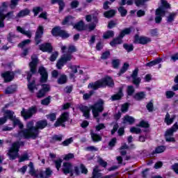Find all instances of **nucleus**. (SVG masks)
Instances as JSON below:
<instances>
[{
	"instance_id": "bf43d9fd",
	"label": "nucleus",
	"mask_w": 178,
	"mask_h": 178,
	"mask_svg": "<svg viewBox=\"0 0 178 178\" xmlns=\"http://www.w3.org/2000/svg\"><path fill=\"white\" fill-rule=\"evenodd\" d=\"M135 92V89L134 88L133 86H128L127 88V94L128 96L131 97L132 95H134V92Z\"/></svg>"
},
{
	"instance_id": "de8ad7c7",
	"label": "nucleus",
	"mask_w": 178,
	"mask_h": 178,
	"mask_svg": "<svg viewBox=\"0 0 178 178\" xmlns=\"http://www.w3.org/2000/svg\"><path fill=\"white\" fill-rule=\"evenodd\" d=\"M176 13H170L167 17V22L171 23L175 22V18L176 17Z\"/></svg>"
},
{
	"instance_id": "c756f323",
	"label": "nucleus",
	"mask_w": 178,
	"mask_h": 178,
	"mask_svg": "<svg viewBox=\"0 0 178 178\" xmlns=\"http://www.w3.org/2000/svg\"><path fill=\"white\" fill-rule=\"evenodd\" d=\"M167 149V147L164 145H161V146H158L155 148L154 151H152L151 153L152 156L155 155L156 154H161L163 153L164 152H165V149Z\"/></svg>"
},
{
	"instance_id": "f8f14e48",
	"label": "nucleus",
	"mask_w": 178,
	"mask_h": 178,
	"mask_svg": "<svg viewBox=\"0 0 178 178\" xmlns=\"http://www.w3.org/2000/svg\"><path fill=\"white\" fill-rule=\"evenodd\" d=\"M150 42V38L146 36H140L138 34H135L134 36V44L146 45Z\"/></svg>"
},
{
	"instance_id": "603ef678",
	"label": "nucleus",
	"mask_w": 178,
	"mask_h": 178,
	"mask_svg": "<svg viewBox=\"0 0 178 178\" xmlns=\"http://www.w3.org/2000/svg\"><path fill=\"white\" fill-rule=\"evenodd\" d=\"M79 170L81 171V174L82 175H87V173H88V170H87V168H86V165H84V164L81 163L79 164V167H78Z\"/></svg>"
},
{
	"instance_id": "a211bd4d",
	"label": "nucleus",
	"mask_w": 178,
	"mask_h": 178,
	"mask_svg": "<svg viewBox=\"0 0 178 178\" xmlns=\"http://www.w3.org/2000/svg\"><path fill=\"white\" fill-rule=\"evenodd\" d=\"M1 77L4 80V83H7L13 81V79L15 78V74L10 71H7L1 74Z\"/></svg>"
},
{
	"instance_id": "f257e3e1",
	"label": "nucleus",
	"mask_w": 178,
	"mask_h": 178,
	"mask_svg": "<svg viewBox=\"0 0 178 178\" xmlns=\"http://www.w3.org/2000/svg\"><path fill=\"white\" fill-rule=\"evenodd\" d=\"M104 100L102 99H99L96 103L89 107L84 105L79 106V111L83 113V116H84L86 119H88L90 118V111H92L93 118L96 119V122L99 123V113L104 111Z\"/></svg>"
},
{
	"instance_id": "20e7f679",
	"label": "nucleus",
	"mask_w": 178,
	"mask_h": 178,
	"mask_svg": "<svg viewBox=\"0 0 178 178\" xmlns=\"http://www.w3.org/2000/svg\"><path fill=\"white\" fill-rule=\"evenodd\" d=\"M47 119H48L51 122L56 121L54 123V127H61L63 128H66V124L65 123L69 121V113L63 112L58 118H57V113H51L47 115Z\"/></svg>"
},
{
	"instance_id": "423d86ee",
	"label": "nucleus",
	"mask_w": 178,
	"mask_h": 178,
	"mask_svg": "<svg viewBox=\"0 0 178 178\" xmlns=\"http://www.w3.org/2000/svg\"><path fill=\"white\" fill-rule=\"evenodd\" d=\"M15 115V112L11 110H6L4 111V115L0 118V124L4 125L7 120H9L12 121V125L13 127H18L19 129H22L24 127V124L21 122V120L16 119Z\"/></svg>"
},
{
	"instance_id": "cd10ccee",
	"label": "nucleus",
	"mask_w": 178,
	"mask_h": 178,
	"mask_svg": "<svg viewBox=\"0 0 178 178\" xmlns=\"http://www.w3.org/2000/svg\"><path fill=\"white\" fill-rule=\"evenodd\" d=\"M134 99L137 102H141L143 99L146 98V92L140 91L135 93L133 97Z\"/></svg>"
},
{
	"instance_id": "f3484780",
	"label": "nucleus",
	"mask_w": 178,
	"mask_h": 178,
	"mask_svg": "<svg viewBox=\"0 0 178 178\" xmlns=\"http://www.w3.org/2000/svg\"><path fill=\"white\" fill-rule=\"evenodd\" d=\"M65 26H74V29L76 30L78 32L85 31L86 30V24L83 20H79L76 24H66Z\"/></svg>"
},
{
	"instance_id": "09e8293b",
	"label": "nucleus",
	"mask_w": 178,
	"mask_h": 178,
	"mask_svg": "<svg viewBox=\"0 0 178 178\" xmlns=\"http://www.w3.org/2000/svg\"><path fill=\"white\" fill-rule=\"evenodd\" d=\"M123 49H124V50L128 53L132 52L134 51V45L124 43L123 44Z\"/></svg>"
},
{
	"instance_id": "e2e57ef3",
	"label": "nucleus",
	"mask_w": 178,
	"mask_h": 178,
	"mask_svg": "<svg viewBox=\"0 0 178 178\" xmlns=\"http://www.w3.org/2000/svg\"><path fill=\"white\" fill-rule=\"evenodd\" d=\"M111 64L113 69H118L119 68V65H120V61L119 60V59H114L111 62Z\"/></svg>"
},
{
	"instance_id": "1a4fd4ad",
	"label": "nucleus",
	"mask_w": 178,
	"mask_h": 178,
	"mask_svg": "<svg viewBox=\"0 0 178 178\" xmlns=\"http://www.w3.org/2000/svg\"><path fill=\"white\" fill-rule=\"evenodd\" d=\"M24 143L22 141H16L12 143V147L9 149V152H7V156H9L10 160L13 161L19 156L17 152H19V148L24 147Z\"/></svg>"
},
{
	"instance_id": "2f4dec72",
	"label": "nucleus",
	"mask_w": 178,
	"mask_h": 178,
	"mask_svg": "<svg viewBox=\"0 0 178 178\" xmlns=\"http://www.w3.org/2000/svg\"><path fill=\"white\" fill-rule=\"evenodd\" d=\"M30 15V10L29 8H25L24 10H21L18 14H16V18H22L26 16H29Z\"/></svg>"
},
{
	"instance_id": "4c0bfd02",
	"label": "nucleus",
	"mask_w": 178,
	"mask_h": 178,
	"mask_svg": "<svg viewBox=\"0 0 178 178\" xmlns=\"http://www.w3.org/2000/svg\"><path fill=\"white\" fill-rule=\"evenodd\" d=\"M128 69H129V64L128 63H123L122 68H120V70L119 71L118 75L122 76V74H124L126 71H128Z\"/></svg>"
},
{
	"instance_id": "49530a36",
	"label": "nucleus",
	"mask_w": 178,
	"mask_h": 178,
	"mask_svg": "<svg viewBox=\"0 0 178 178\" xmlns=\"http://www.w3.org/2000/svg\"><path fill=\"white\" fill-rule=\"evenodd\" d=\"M91 136L92 140H93V142L95 143H97L102 140V137H101V136H99L97 134L92 133Z\"/></svg>"
},
{
	"instance_id": "37998d69",
	"label": "nucleus",
	"mask_w": 178,
	"mask_h": 178,
	"mask_svg": "<svg viewBox=\"0 0 178 178\" xmlns=\"http://www.w3.org/2000/svg\"><path fill=\"white\" fill-rule=\"evenodd\" d=\"M113 37H114V31H106V32H105L103 35V38L105 40H108Z\"/></svg>"
},
{
	"instance_id": "864d4df0",
	"label": "nucleus",
	"mask_w": 178,
	"mask_h": 178,
	"mask_svg": "<svg viewBox=\"0 0 178 178\" xmlns=\"http://www.w3.org/2000/svg\"><path fill=\"white\" fill-rule=\"evenodd\" d=\"M137 1V0H124L123 3V0L120 3V5L121 6H124V5H128V6H132L134 3V1Z\"/></svg>"
},
{
	"instance_id": "e433bc0d",
	"label": "nucleus",
	"mask_w": 178,
	"mask_h": 178,
	"mask_svg": "<svg viewBox=\"0 0 178 178\" xmlns=\"http://www.w3.org/2000/svg\"><path fill=\"white\" fill-rule=\"evenodd\" d=\"M67 33L65 30H61L60 26H56L54 28H52L51 30V34H59V33Z\"/></svg>"
},
{
	"instance_id": "7ed1b4c3",
	"label": "nucleus",
	"mask_w": 178,
	"mask_h": 178,
	"mask_svg": "<svg viewBox=\"0 0 178 178\" xmlns=\"http://www.w3.org/2000/svg\"><path fill=\"white\" fill-rule=\"evenodd\" d=\"M67 49V53H66V50ZM76 52V48H75V46L70 45L69 47H66V46L61 47V53L65 54H63V56L58 59V61H57L56 67L57 69L61 70L67 62L72 60V58L73 56H72V53Z\"/></svg>"
},
{
	"instance_id": "7c9ffc66",
	"label": "nucleus",
	"mask_w": 178,
	"mask_h": 178,
	"mask_svg": "<svg viewBox=\"0 0 178 178\" xmlns=\"http://www.w3.org/2000/svg\"><path fill=\"white\" fill-rule=\"evenodd\" d=\"M175 118H176L175 115H171V118H170V114L167 113V114H165V118L164 119V122L167 125H170L171 124H173V122L175 121Z\"/></svg>"
},
{
	"instance_id": "a878e982",
	"label": "nucleus",
	"mask_w": 178,
	"mask_h": 178,
	"mask_svg": "<svg viewBox=\"0 0 178 178\" xmlns=\"http://www.w3.org/2000/svg\"><path fill=\"white\" fill-rule=\"evenodd\" d=\"M19 1V0H10V5L8 6L9 3L7 2H3L1 3V7L3 9H7V8L10 7V9H14L16 6H17V3Z\"/></svg>"
},
{
	"instance_id": "3c124183",
	"label": "nucleus",
	"mask_w": 178,
	"mask_h": 178,
	"mask_svg": "<svg viewBox=\"0 0 178 178\" xmlns=\"http://www.w3.org/2000/svg\"><path fill=\"white\" fill-rule=\"evenodd\" d=\"M51 103V96H48L46 98L40 101V104L44 106H48Z\"/></svg>"
},
{
	"instance_id": "6ab92c4d",
	"label": "nucleus",
	"mask_w": 178,
	"mask_h": 178,
	"mask_svg": "<svg viewBox=\"0 0 178 178\" xmlns=\"http://www.w3.org/2000/svg\"><path fill=\"white\" fill-rule=\"evenodd\" d=\"M17 90V86L16 84H12L6 87L4 90V95H11L16 92Z\"/></svg>"
},
{
	"instance_id": "a19ab883",
	"label": "nucleus",
	"mask_w": 178,
	"mask_h": 178,
	"mask_svg": "<svg viewBox=\"0 0 178 178\" xmlns=\"http://www.w3.org/2000/svg\"><path fill=\"white\" fill-rule=\"evenodd\" d=\"M67 82V77L65 74L60 76V77L57 80V83H58V85H63V84H65Z\"/></svg>"
},
{
	"instance_id": "39448f33",
	"label": "nucleus",
	"mask_w": 178,
	"mask_h": 178,
	"mask_svg": "<svg viewBox=\"0 0 178 178\" xmlns=\"http://www.w3.org/2000/svg\"><path fill=\"white\" fill-rule=\"evenodd\" d=\"M39 130L36 128H22L19 129L18 133L16 134V138L24 140H35L39 136Z\"/></svg>"
},
{
	"instance_id": "473e14b6",
	"label": "nucleus",
	"mask_w": 178,
	"mask_h": 178,
	"mask_svg": "<svg viewBox=\"0 0 178 178\" xmlns=\"http://www.w3.org/2000/svg\"><path fill=\"white\" fill-rule=\"evenodd\" d=\"M162 61V58H156L155 60H153L152 61H149V63L145 64V66L147 67H152L153 66H155L156 65H159Z\"/></svg>"
},
{
	"instance_id": "c03bdc74",
	"label": "nucleus",
	"mask_w": 178,
	"mask_h": 178,
	"mask_svg": "<svg viewBox=\"0 0 178 178\" xmlns=\"http://www.w3.org/2000/svg\"><path fill=\"white\" fill-rule=\"evenodd\" d=\"M117 11H118L119 13H120V17H126V15L128 14V10L124 9V7L123 6H120L119 7V8H117Z\"/></svg>"
},
{
	"instance_id": "a18cd8bd",
	"label": "nucleus",
	"mask_w": 178,
	"mask_h": 178,
	"mask_svg": "<svg viewBox=\"0 0 178 178\" xmlns=\"http://www.w3.org/2000/svg\"><path fill=\"white\" fill-rule=\"evenodd\" d=\"M155 15L156 16H165V8H158L155 11Z\"/></svg>"
},
{
	"instance_id": "58836bf2",
	"label": "nucleus",
	"mask_w": 178,
	"mask_h": 178,
	"mask_svg": "<svg viewBox=\"0 0 178 178\" xmlns=\"http://www.w3.org/2000/svg\"><path fill=\"white\" fill-rule=\"evenodd\" d=\"M27 88L31 93H34V90L37 89L35 88V81L33 80L30 82H29V84L27 85Z\"/></svg>"
},
{
	"instance_id": "f704fd0d",
	"label": "nucleus",
	"mask_w": 178,
	"mask_h": 178,
	"mask_svg": "<svg viewBox=\"0 0 178 178\" xmlns=\"http://www.w3.org/2000/svg\"><path fill=\"white\" fill-rule=\"evenodd\" d=\"M122 38H123V37H121V38L117 37L113 39V40L110 42V46H111L112 47H114V46H115L116 44H121L122 42Z\"/></svg>"
},
{
	"instance_id": "b1692460",
	"label": "nucleus",
	"mask_w": 178,
	"mask_h": 178,
	"mask_svg": "<svg viewBox=\"0 0 178 178\" xmlns=\"http://www.w3.org/2000/svg\"><path fill=\"white\" fill-rule=\"evenodd\" d=\"M65 0H51V5L58 4V13L63 11L65 7Z\"/></svg>"
},
{
	"instance_id": "6e6d98bb",
	"label": "nucleus",
	"mask_w": 178,
	"mask_h": 178,
	"mask_svg": "<svg viewBox=\"0 0 178 178\" xmlns=\"http://www.w3.org/2000/svg\"><path fill=\"white\" fill-rule=\"evenodd\" d=\"M111 53L110 51H105L101 55V60H106L108 59V58H110Z\"/></svg>"
},
{
	"instance_id": "9b49d317",
	"label": "nucleus",
	"mask_w": 178,
	"mask_h": 178,
	"mask_svg": "<svg viewBox=\"0 0 178 178\" xmlns=\"http://www.w3.org/2000/svg\"><path fill=\"white\" fill-rule=\"evenodd\" d=\"M35 113H38V107L35 106H33L27 110L22 108V111H21V117H22L24 120H27L31 119L33 115H35Z\"/></svg>"
},
{
	"instance_id": "ddd939ff",
	"label": "nucleus",
	"mask_w": 178,
	"mask_h": 178,
	"mask_svg": "<svg viewBox=\"0 0 178 178\" xmlns=\"http://www.w3.org/2000/svg\"><path fill=\"white\" fill-rule=\"evenodd\" d=\"M43 36V26H38V29L36 30V33L34 35V42L35 44L39 45L42 42V37Z\"/></svg>"
},
{
	"instance_id": "dca6fc26",
	"label": "nucleus",
	"mask_w": 178,
	"mask_h": 178,
	"mask_svg": "<svg viewBox=\"0 0 178 178\" xmlns=\"http://www.w3.org/2000/svg\"><path fill=\"white\" fill-rule=\"evenodd\" d=\"M4 9H0V20L4 19L10 21L15 19V15H13L14 11H9L4 14Z\"/></svg>"
},
{
	"instance_id": "c9c22d12",
	"label": "nucleus",
	"mask_w": 178,
	"mask_h": 178,
	"mask_svg": "<svg viewBox=\"0 0 178 178\" xmlns=\"http://www.w3.org/2000/svg\"><path fill=\"white\" fill-rule=\"evenodd\" d=\"M134 122H135V119L131 116L124 115L123 118V124L129 123V124H132Z\"/></svg>"
},
{
	"instance_id": "aec40b11",
	"label": "nucleus",
	"mask_w": 178,
	"mask_h": 178,
	"mask_svg": "<svg viewBox=\"0 0 178 178\" xmlns=\"http://www.w3.org/2000/svg\"><path fill=\"white\" fill-rule=\"evenodd\" d=\"M178 127H177V122L175 123L173 126H171L170 128L167 129L165 131V134H164L165 137H171L174 136L175 132L177 131Z\"/></svg>"
},
{
	"instance_id": "4be33fe9",
	"label": "nucleus",
	"mask_w": 178,
	"mask_h": 178,
	"mask_svg": "<svg viewBox=\"0 0 178 178\" xmlns=\"http://www.w3.org/2000/svg\"><path fill=\"white\" fill-rule=\"evenodd\" d=\"M39 50L42 51V52H52V45L51 43L46 42L39 45Z\"/></svg>"
},
{
	"instance_id": "c85d7f7f",
	"label": "nucleus",
	"mask_w": 178,
	"mask_h": 178,
	"mask_svg": "<svg viewBox=\"0 0 178 178\" xmlns=\"http://www.w3.org/2000/svg\"><path fill=\"white\" fill-rule=\"evenodd\" d=\"M61 171L65 174L70 173L72 172V164L70 163H63Z\"/></svg>"
},
{
	"instance_id": "4468645a",
	"label": "nucleus",
	"mask_w": 178,
	"mask_h": 178,
	"mask_svg": "<svg viewBox=\"0 0 178 178\" xmlns=\"http://www.w3.org/2000/svg\"><path fill=\"white\" fill-rule=\"evenodd\" d=\"M49 85L42 84V88H40V90H39V91H38V92L36 93V97L38 99L45 97V95H47V93H48V92H49Z\"/></svg>"
},
{
	"instance_id": "412c9836",
	"label": "nucleus",
	"mask_w": 178,
	"mask_h": 178,
	"mask_svg": "<svg viewBox=\"0 0 178 178\" xmlns=\"http://www.w3.org/2000/svg\"><path fill=\"white\" fill-rule=\"evenodd\" d=\"M119 134V136H122L124 134V129L123 127L119 128V124H114L113 129H111V135H114L115 132Z\"/></svg>"
},
{
	"instance_id": "4d7b16f0",
	"label": "nucleus",
	"mask_w": 178,
	"mask_h": 178,
	"mask_svg": "<svg viewBox=\"0 0 178 178\" xmlns=\"http://www.w3.org/2000/svg\"><path fill=\"white\" fill-rule=\"evenodd\" d=\"M72 142H74V139L72 138H69L66 139L65 140L61 142V145H63V147H67Z\"/></svg>"
},
{
	"instance_id": "ea45409f",
	"label": "nucleus",
	"mask_w": 178,
	"mask_h": 178,
	"mask_svg": "<svg viewBox=\"0 0 178 178\" xmlns=\"http://www.w3.org/2000/svg\"><path fill=\"white\" fill-rule=\"evenodd\" d=\"M115 15V10H110L108 11H105L104 13V17L106 19H110L111 17H113Z\"/></svg>"
},
{
	"instance_id": "774afa93",
	"label": "nucleus",
	"mask_w": 178,
	"mask_h": 178,
	"mask_svg": "<svg viewBox=\"0 0 178 178\" xmlns=\"http://www.w3.org/2000/svg\"><path fill=\"white\" fill-rule=\"evenodd\" d=\"M115 143H117V139L115 138H113L108 143V147L113 148L115 146Z\"/></svg>"
},
{
	"instance_id": "0eeeda50",
	"label": "nucleus",
	"mask_w": 178,
	"mask_h": 178,
	"mask_svg": "<svg viewBox=\"0 0 178 178\" xmlns=\"http://www.w3.org/2000/svg\"><path fill=\"white\" fill-rule=\"evenodd\" d=\"M106 87H114V81L111 76H106L94 83H88V88H92L93 90H97L99 88H105Z\"/></svg>"
},
{
	"instance_id": "13d9d810",
	"label": "nucleus",
	"mask_w": 178,
	"mask_h": 178,
	"mask_svg": "<svg viewBox=\"0 0 178 178\" xmlns=\"http://www.w3.org/2000/svg\"><path fill=\"white\" fill-rule=\"evenodd\" d=\"M102 173L99 172L97 170H93V172L92 173V177L90 178H102Z\"/></svg>"
},
{
	"instance_id": "6e6552de",
	"label": "nucleus",
	"mask_w": 178,
	"mask_h": 178,
	"mask_svg": "<svg viewBox=\"0 0 178 178\" xmlns=\"http://www.w3.org/2000/svg\"><path fill=\"white\" fill-rule=\"evenodd\" d=\"M29 167H30V171L29 173L31 177L36 178H50L52 176V170H51L50 168H44V170H40L39 171V174H38L35 173L33 162H30L29 163Z\"/></svg>"
},
{
	"instance_id": "680f3d73",
	"label": "nucleus",
	"mask_w": 178,
	"mask_h": 178,
	"mask_svg": "<svg viewBox=\"0 0 178 178\" xmlns=\"http://www.w3.org/2000/svg\"><path fill=\"white\" fill-rule=\"evenodd\" d=\"M161 7L158 8H163V9H170V3H168V2H167L166 0H163L161 1Z\"/></svg>"
},
{
	"instance_id": "5fc2aeb1",
	"label": "nucleus",
	"mask_w": 178,
	"mask_h": 178,
	"mask_svg": "<svg viewBox=\"0 0 178 178\" xmlns=\"http://www.w3.org/2000/svg\"><path fill=\"white\" fill-rule=\"evenodd\" d=\"M62 163H63V159H58L54 161V164L56 165V169H57V171L60 170V168H61Z\"/></svg>"
},
{
	"instance_id": "f03ea898",
	"label": "nucleus",
	"mask_w": 178,
	"mask_h": 178,
	"mask_svg": "<svg viewBox=\"0 0 178 178\" xmlns=\"http://www.w3.org/2000/svg\"><path fill=\"white\" fill-rule=\"evenodd\" d=\"M38 62V58L31 57V62L29 64L30 67V72H27V81L30 82L32 76L38 73L39 75H40L39 81L40 83H46L48 81V72L47 71V68L43 66H40L37 69Z\"/></svg>"
},
{
	"instance_id": "72a5a7b5",
	"label": "nucleus",
	"mask_w": 178,
	"mask_h": 178,
	"mask_svg": "<svg viewBox=\"0 0 178 178\" xmlns=\"http://www.w3.org/2000/svg\"><path fill=\"white\" fill-rule=\"evenodd\" d=\"M62 139H63V135H54L52 136V138H51L49 143L54 144L56 142H61Z\"/></svg>"
},
{
	"instance_id": "bb28decb",
	"label": "nucleus",
	"mask_w": 178,
	"mask_h": 178,
	"mask_svg": "<svg viewBox=\"0 0 178 178\" xmlns=\"http://www.w3.org/2000/svg\"><path fill=\"white\" fill-rule=\"evenodd\" d=\"M74 24V17L72 15H67L65 17V19H63L61 21V25L66 26V25H73Z\"/></svg>"
},
{
	"instance_id": "9d476101",
	"label": "nucleus",
	"mask_w": 178,
	"mask_h": 178,
	"mask_svg": "<svg viewBox=\"0 0 178 178\" xmlns=\"http://www.w3.org/2000/svg\"><path fill=\"white\" fill-rule=\"evenodd\" d=\"M48 127V121L47 120H42L36 122V125L34 126V122L33 120L29 121L26 124H25V128L26 129H39L43 130Z\"/></svg>"
},
{
	"instance_id": "79ce46f5",
	"label": "nucleus",
	"mask_w": 178,
	"mask_h": 178,
	"mask_svg": "<svg viewBox=\"0 0 178 178\" xmlns=\"http://www.w3.org/2000/svg\"><path fill=\"white\" fill-rule=\"evenodd\" d=\"M52 36L54 37H60L61 38H63V40H66L67 38H69V37L70 36V35L67 32V33H54V34H51Z\"/></svg>"
},
{
	"instance_id": "8fccbe9b",
	"label": "nucleus",
	"mask_w": 178,
	"mask_h": 178,
	"mask_svg": "<svg viewBox=\"0 0 178 178\" xmlns=\"http://www.w3.org/2000/svg\"><path fill=\"white\" fill-rule=\"evenodd\" d=\"M15 38H16V35L13 32H10L8 35H7V42L10 44H13V40Z\"/></svg>"
},
{
	"instance_id": "393cba45",
	"label": "nucleus",
	"mask_w": 178,
	"mask_h": 178,
	"mask_svg": "<svg viewBox=\"0 0 178 178\" xmlns=\"http://www.w3.org/2000/svg\"><path fill=\"white\" fill-rule=\"evenodd\" d=\"M123 97V87L119 88V91L111 96V101H119Z\"/></svg>"
},
{
	"instance_id": "2eb2a0df",
	"label": "nucleus",
	"mask_w": 178,
	"mask_h": 178,
	"mask_svg": "<svg viewBox=\"0 0 178 178\" xmlns=\"http://www.w3.org/2000/svg\"><path fill=\"white\" fill-rule=\"evenodd\" d=\"M138 76V68H135L132 71V74H131V78L132 79V84L134 86L138 87L140 83H141V78Z\"/></svg>"
},
{
	"instance_id": "338daca9",
	"label": "nucleus",
	"mask_w": 178,
	"mask_h": 178,
	"mask_svg": "<svg viewBox=\"0 0 178 178\" xmlns=\"http://www.w3.org/2000/svg\"><path fill=\"white\" fill-rule=\"evenodd\" d=\"M175 92L173 91H171V90H168L167 92H165V97L167 99H171V98H173V97H175Z\"/></svg>"
},
{
	"instance_id": "69168bd1",
	"label": "nucleus",
	"mask_w": 178,
	"mask_h": 178,
	"mask_svg": "<svg viewBox=\"0 0 178 178\" xmlns=\"http://www.w3.org/2000/svg\"><path fill=\"white\" fill-rule=\"evenodd\" d=\"M78 6H79V1L77 0H74L72 2H70V8L72 9H76L78 8Z\"/></svg>"
},
{
	"instance_id": "052dcab7",
	"label": "nucleus",
	"mask_w": 178,
	"mask_h": 178,
	"mask_svg": "<svg viewBox=\"0 0 178 178\" xmlns=\"http://www.w3.org/2000/svg\"><path fill=\"white\" fill-rule=\"evenodd\" d=\"M30 42H31V40H25L21 42H19V44H18V48H24L25 47V45L29 44Z\"/></svg>"
},
{
	"instance_id": "5701e85b",
	"label": "nucleus",
	"mask_w": 178,
	"mask_h": 178,
	"mask_svg": "<svg viewBox=\"0 0 178 178\" xmlns=\"http://www.w3.org/2000/svg\"><path fill=\"white\" fill-rule=\"evenodd\" d=\"M134 32H135V28H134V26H129V28H124V29L120 31L119 36H117V38H124V35H129V34H131V33H134Z\"/></svg>"
},
{
	"instance_id": "0e129e2a",
	"label": "nucleus",
	"mask_w": 178,
	"mask_h": 178,
	"mask_svg": "<svg viewBox=\"0 0 178 178\" xmlns=\"http://www.w3.org/2000/svg\"><path fill=\"white\" fill-rule=\"evenodd\" d=\"M138 127L147 129L149 127V124L147 122L141 120V122H140V123L138 124Z\"/></svg>"
}]
</instances>
